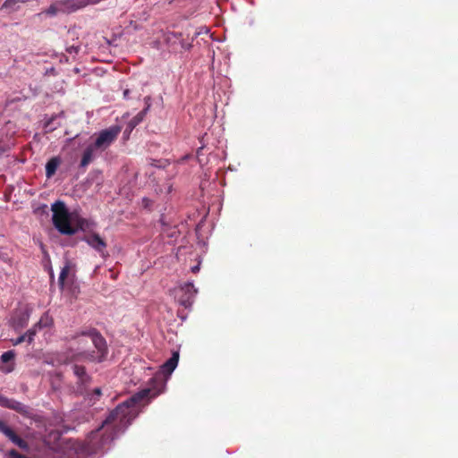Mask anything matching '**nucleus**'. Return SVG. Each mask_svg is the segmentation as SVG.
<instances>
[{
    "mask_svg": "<svg viewBox=\"0 0 458 458\" xmlns=\"http://www.w3.org/2000/svg\"><path fill=\"white\" fill-rule=\"evenodd\" d=\"M152 386L129 397L112 410L106 420L86 438L87 451L97 453L111 445L118 434L123 433L139 416L152 399L165 390V383L152 378Z\"/></svg>",
    "mask_w": 458,
    "mask_h": 458,
    "instance_id": "obj_1",
    "label": "nucleus"
},
{
    "mask_svg": "<svg viewBox=\"0 0 458 458\" xmlns=\"http://www.w3.org/2000/svg\"><path fill=\"white\" fill-rule=\"evenodd\" d=\"M71 339L77 340L78 344L81 345V352L74 355L75 359L98 362L105 360L107 354L106 341L96 328L77 333Z\"/></svg>",
    "mask_w": 458,
    "mask_h": 458,
    "instance_id": "obj_2",
    "label": "nucleus"
},
{
    "mask_svg": "<svg viewBox=\"0 0 458 458\" xmlns=\"http://www.w3.org/2000/svg\"><path fill=\"white\" fill-rule=\"evenodd\" d=\"M52 221L56 230L64 235H73L79 228L83 229L85 223L84 219L78 222V226H73L71 223V214L69 213L64 202L61 200L55 201L52 204Z\"/></svg>",
    "mask_w": 458,
    "mask_h": 458,
    "instance_id": "obj_3",
    "label": "nucleus"
},
{
    "mask_svg": "<svg viewBox=\"0 0 458 458\" xmlns=\"http://www.w3.org/2000/svg\"><path fill=\"white\" fill-rule=\"evenodd\" d=\"M121 128L119 126H112L107 129L102 130L97 136L94 143L91 145L97 149L104 151L113 144L119 133Z\"/></svg>",
    "mask_w": 458,
    "mask_h": 458,
    "instance_id": "obj_4",
    "label": "nucleus"
},
{
    "mask_svg": "<svg viewBox=\"0 0 458 458\" xmlns=\"http://www.w3.org/2000/svg\"><path fill=\"white\" fill-rule=\"evenodd\" d=\"M197 293V290L194 288L192 283H187L180 287L177 292L176 298L180 305L184 308H191L195 295Z\"/></svg>",
    "mask_w": 458,
    "mask_h": 458,
    "instance_id": "obj_5",
    "label": "nucleus"
},
{
    "mask_svg": "<svg viewBox=\"0 0 458 458\" xmlns=\"http://www.w3.org/2000/svg\"><path fill=\"white\" fill-rule=\"evenodd\" d=\"M72 371L74 376L77 377L76 391L81 394H84L91 382V377L87 373L84 366L74 364L72 365Z\"/></svg>",
    "mask_w": 458,
    "mask_h": 458,
    "instance_id": "obj_6",
    "label": "nucleus"
},
{
    "mask_svg": "<svg viewBox=\"0 0 458 458\" xmlns=\"http://www.w3.org/2000/svg\"><path fill=\"white\" fill-rule=\"evenodd\" d=\"M0 432L8 437L13 444L21 449L28 450V443L20 437L4 421L0 420Z\"/></svg>",
    "mask_w": 458,
    "mask_h": 458,
    "instance_id": "obj_7",
    "label": "nucleus"
},
{
    "mask_svg": "<svg viewBox=\"0 0 458 458\" xmlns=\"http://www.w3.org/2000/svg\"><path fill=\"white\" fill-rule=\"evenodd\" d=\"M82 241L86 242L91 248L102 255L107 246L106 241L97 233L86 234L82 238Z\"/></svg>",
    "mask_w": 458,
    "mask_h": 458,
    "instance_id": "obj_8",
    "label": "nucleus"
},
{
    "mask_svg": "<svg viewBox=\"0 0 458 458\" xmlns=\"http://www.w3.org/2000/svg\"><path fill=\"white\" fill-rule=\"evenodd\" d=\"M0 406L13 410L21 415L29 414V408L22 403L0 394Z\"/></svg>",
    "mask_w": 458,
    "mask_h": 458,
    "instance_id": "obj_9",
    "label": "nucleus"
},
{
    "mask_svg": "<svg viewBox=\"0 0 458 458\" xmlns=\"http://www.w3.org/2000/svg\"><path fill=\"white\" fill-rule=\"evenodd\" d=\"M179 360V353L177 352H174L171 358L168 359L163 365H162V371L165 374L170 375L174 369L176 368Z\"/></svg>",
    "mask_w": 458,
    "mask_h": 458,
    "instance_id": "obj_10",
    "label": "nucleus"
},
{
    "mask_svg": "<svg viewBox=\"0 0 458 458\" xmlns=\"http://www.w3.org/2000/svg\"><path fill=\"white\" fill-rule=\"evenodd\" d=\"M95 150L97 149L91 144L85 148L80 163V167H86L93 160Z\"/></svg>",
    "mask_w": 458,
    "mask_h": 458,
    "instance_id": "obj_11",
    "label": "nucleus"
},
{
    "mask_svg": "<svg viewBox=\"0 0 458 458\" xmlns=\"http://www.w3.org/2000/svg\"><path fill=\"white\" fill-rule=\"evenodd\" d=\"M60 165V159L57 157L50 158L46 165V176L51 178L56 172Z\"/></svg>",
    "mask_w": 458,
    "mask_h": 458,
    "instance_id": "obj_12",
    "label": "nucleus"
},
{
    "mask_svg": "<svg viewBox=\"0 0 458 458\" xmlns=\"http://www.w3.org/2000/svg\"><path fill=\"white\" fill-rule=\"evenodd\" d=\"M35 334H36L35 330H29L24 335L17 337L16 339H13L12 340L13 344L18 345L25 341H27L29 344H30L33 341Z\"/></svg>",
    "mask_w": 458,
    "mask_h": 458,
    "instance_id": "obj_13",
    "label": "nucleus"
},
{
    "mask_svg": "<svg viewBox=\"0 0 458 458\" xmlns=\"http://www.w3.org/2000/svg\"><path fill=\"white\" fill-rule=\"evenodd\" d=\"M150 107V105L148 104V106H146L142 111H140V113H138L130 122V125L132 126V127H135L136 125H138L140 123H141L147 114V112L148 111Z\"/></svg>",
    "mask_w": 458,
    "mask_h": 458,
    "instance_id": "obj_14",
    "label": "nucleus"
},
{
    "mask_svg": "<svg viewBox=\"0 0 458 458\" xmlns=\"http://www.w3.org/2000/svg\"><path fill=\"white\" fill-rule=\"evenodd\" d=\"M70 269H71L70 265L67 263L61 270V273H60L59 278H58V284H59L60 288H62V289L64 287V281L70 273Z\"/></svg>",
    "mask_w": 458,
    "mask_h": 458,
    "instance_id": "obj_15",
    "label": "nucleus"
},
{
    "mask_svg": "<svg viewBox=\"0 0 458 458\" xmlns=\"http://www.w3.org/2000/svg\"><path fill=\"white\" fill-rule=\"evenodd\" d=\"M15 357V352L14 351H8V352H4L2 355H1V360L4 362V363H6V362H9L10 360H13Z\"/></svg>",
    "mask_w": 458,
    "mask_h": 458,
    "instance_id": "obj_16",
    "label": "nucleus"
},
{
    "mask_svg": "<svg viewBox=\"0 0 458 458\" xmlns=\"http://www.w3.org/2000/svg\"><path fill=\"white\" fill-rule=\"evenodd\" d=\"M59 12L63 13V10L60 8V1L56 2L55 4L50 5L47 11V13L55 15Z\"/></svg>",
    "mask_w": 458,
    "mask_h": 458,
    "instance_id": "obj_17",
    "label": "nucleus"
},
{
    "mask_svg": "<svg viewBox=\"0 0 458 458\" xmlns=\"http://www.w3.org/2000/svg\"><path fill=\"white\" fill-rule=\"evenodd\" d=\"M0 260L10 265L12 264V259L6 255L0 254Z\"/></svg>",
    "mask_w": 458,
    "mask_h": 458,
    "instance_id": "obj_18",
    "label": "nucleus"
},
{
    "mask_svg": "<svg viewBox=\"0 0 458 458\" xmlns=\"http://www.w3.org/2000/svg\"><path fill=\"white\" fill-rule=\"evenodd\" d=\"M93 394L96 395L97 398H98L102 394L101 389L99 387L95 388L93 390Z\"/></svg>",
    "mask_w": 458,
    "mask_h": 458,
    "instance_id": "obj_19",
    "label": "nucleus"
},
{
    "mask_svg": "<svg viewBox=\"0 0 458 458\" xmlns=\"http://www.w3.org/2000/svg\"><path fill=\"white\" fill-rule=\"evenodd\" d=\"M129 94H130V90L129 89H125L123 91V98H129Z\"/></svg>",
    "mask_w": 458,
    "mask_h": 458,
    "instance_id": "obj_20",
    "label": "nucleus"
},
{
    "mask_svg": "<svg viewBox=\"0 0 458 458\" xmlns=\"http://www.w3.org/2000/svg\"><path fill=\"white\" fill-rule=\"evenodd\" d=\"M144 101H145L146 106H148V104L150 105V97H146L144 98Z\"/></svg>",
    "mask_w": 458,
    "mask_h": 458,
    "instance_id": "obj_21",
    "label": "nucleus"
},
{
    "mask_svg": "<svg viewBox=\"0 0 458 458\" xmlns=\"http://www.w3.org/2000/svg\"><path fill=\"white\" fill-rule=\"evenodd\" d=\"M13 2V0H6L4 3V6H9Z\"/></svg>",
    "mask_w": 458,
    "mask_h": 458,
    "instance_id": "obj_22",
    "label": "nucleus"
},
{
    "mask_svg": "<svg viewBox=\"0 0 458 458\" xmlns=\"http://www.w3.org/2000/svg\"><path fill=\"white\" fill-rule=\"evenodd\" d=\"M199 266H195V267H193L191 268V270H192V272H193V273H196L197 271H199Z\"/></svg>",
    "mask_w": 458,
    "mask_h": 458,
    "instance_id": "obj_23",
    "label": "nucleus"
}]
</instances>
